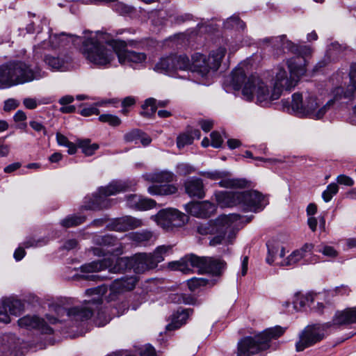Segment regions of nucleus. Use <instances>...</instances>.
I'll return each mask as SVG.
<instances>
[{"mask_svg": "<svg viewBox=\"0 0 356 356\" xmlns=\"http://www.w3.org/2000/svg\"><path fill=\"white\" fill-rule=\"evenodd\" d=\"M302 57L296 56L287 61L290 75L282 67H278L275 74L273 88L269 86L259 76H248L241 65L236 67L229 77L230 84L235 90H242L243 98L247 101H254L261 106H268L273 101L278 99L284 90H291L298 83L299 78L305 72Z\"/></svg>", "mask_w": 356, "mask_h": 356, "instance_id": "f257e3e1", "label": "nucleus"}, {"mask_svg": "<svg viewBox=\"0 0 356 356\" xmlns=\"http://www.w3.org/2000/svg\"><path fill=\"white\" fill-rule=\"evenodd\" d=\"M106 291L107 286L106 285L87 289L86 294L94 296V297L85 300L83 305L81 306L72 307L69 309L59 307L58 309V316L61 317L62 314H60L65 313L70 321L78 324L90 319L94 315L95 311H97L96 324L99 327L104 326L111 319V317L107 314V309L102 307V296Z\"/></svg>", "mask_w": 356, "mask_h": 356, "instance_id": "f03ea898", "label": "nucleus"}, {"mask_svg": "<svg viewBox=\"0 0 356 356\" xmlns=\"http://www.w3.org/2000/svg\"><path fill=\"white\" fill-rule=\"evenodd\" d=\"M250 218L232 213L221 215L213 221L200 225L197 232L201 235H212L209 245L216 246L220 244L232 243L234 231L239 229L243 222H250Z\"/></svg>", "mask_w": 356, "mask_h": 356, "instance_id": "7ed1b4c3", "label": "nucleus"}, {"mask_svg": "<svg viewBox=\"0 0 356 356\" xmlns=\"http://www.w3.org/2000/svg\"><path fill=\"white\" fill-rule=\"evenodd\" d=\"M351 323H356V307L336 312L331 322L306 327L299 335V340L296 343V350L297 352L303 351L305 348L321 341L327 335V330L332 327Z\"/></svg>", "mask_w": 356, "mask_h": 356, "instance_id": "20e7f679", "label": "nucleus"}, {"mask_svg": "<svg viewBox=\"0 0 356 356\" xmlns=\"http://www.w3.org/2000/svg\"><path fill=\"white\" fill-rule=\"evenodd\" d=\"M44 76L46 72L39 67H32L21 60L8 62L0 65V89L22 85Z\"/></svg>", "mask_w": 356, "mask_h": 356, "instance_id": "39448f33", "label": "nucleus"}, {"mask_svg": "<svg viewBox=\"0 0 356 356\" xmlns=\"http://www.w3.org/2000/svg\"><path fill=\"white\" fill-rule=\"evenodd\" d=\"M106 33L92 34L83 41L82 52L91 63L98 66H106L111 63L116 56L112 42L118 40H108Z\"/></svg>", "mask_w": 356, "mask_h": 356, "instance_id": "423d86ee", "label": "nucleus"}, {"mask_svg": "<svg viewBox=\"0 0 356 356\" xmlns=\"http://www.w3.org/2000/svg\"><path fill=\"white\" fill-rule=\"evenodd\" d=\"M286 328L280 325L269 327L254 337H245L238 342L237 356H252L267 350L272 339H276L285 332Z\"/></svg>", "mask_w": 356, "mask_h": 356, "instance_id": "0eeeda50", "label": "nucleus"}, {"mask_svg": "<svg viewBox=\"0 0 356 356\" xmlns=\"http://www.w3.org/2000/svg\"><path fill=\"white\" fill-rule=\"evenodd\" d=\"M226 51L225 47H220L211 51L208 58L198 52L193 54L191 60V72L197 73L202 77H205L211 72L217 71Z\"/></svg>", "mask_w": 356, "mask_h": 356, "instance_id": "6e6552de", "label": "nucleus"}, {"mask_svg": "<svg viewBox=\"0 0 356 356\" xmlns=\"http://www.w3.org/2000/svg\"><path fill=\"white\" fill-rule=\"evenodd\" d=\"M136 185V183L129 180H113L105 187H100L98 193L94 195V200L90 204L86 206L87 209H102L107 208L110 204L106 197L115 195L120 192L126 191Z\"/></svg>", "mask_w": 356, "mask_h": 356, "instance_id": "1a4fd4ad", "label": "nucleus"}, {"mask_svg": "<svg viewBox=\"0 0 356 356\" xmlns=\"http://www.w3.org/2000/svg\"><path fill=\"white\" fill-rule=\"evenodd\" d=\"M304 100L305 101V105L303 107H298L296 104V115L308 117L314 120L322 118L334 102V99H330L325 105L320 107V100L315 95L309 92H305Z\"/></svg>", "mask_w": 356, "mask_h": 356, "instance_id": "9d476101", "label": "nucleus"}, {"mask_svg": "<svg viewBox=\"0 0 356 356\" xmlns=\"http://www.w3.org/2000/svg\"><path fill=\"white\" fill-rule=\"evenodd\" d=\"M129 266L130 259L128 257H108L83 265L81 270L83 273H93L108 269L109 273H118L124 270Z\"/></svg>", "mask_w": 356, "mask_h": 356, "instance_id": "9b49d317", "label": "nucleus"}, {"mask_svg": "<svg viewBox=\"0 0 356 356\" xmlns=\"http://www.w3.org/2000/svg\"><path fill=\"white\" fill-rule=\"evenodd\" d=\"M152 218H154L158 225L165 230H170L173 227H181L188 220L187 215L173 208L161 209Z\"/></svg>", "mask_w": 356, "mask_h": 356, "instance_id": "f8f14e48", "label": "nucleus"}, {"mask_svg": "<svg viewBox=\"0 0 356 356\" xmlns=\"http://www.w3.org/2000/svg\"><path fill=\"white\" fill-rule=\"evenodd\" d=\"M92 242L99 246L92 249L93 254L96 256L101 257L107 254L118 256L123 253V245L112 235H95Z\"/></svg>", "mask_w": 356, "mask_h": 356, "instance_id": "ddd939ff", "label": "nucleus"}, {"mask_svg": "<svg viewBox=\"0 0 356 356\" xmlns=\"http://www.w3.org/2000/svg\"><path fill=\"white\" fill-rule=\"evenodd\" d=\"M60 320L50 314L46 315V321L35 316H26L18 320V325L21 327L28 330L38 329L44 334H51L53 329L49 324H56Z\"/></svg>", "mask_w": 356, "mask_h": 356, "instance_id": "4468645a", "label": "nucleus"}, {"mask_svg": "<svg viewBox=\"0 0 356 356\" xmlns=\"http://www.w3.org/2000/svg\"><path fill=\"white\" fill-rule=\"evenodd\" d=\"M111 45L116 51L119 63L122 65L142 64L146 60L147 56L145 53L125 49L126 43L124 41H113Z\"/></svg>", "mask_w": 356, "mask_h": 356, "instance_id": "2eb2a0df", "label": "nucleus"}, {"mask_svg": "<svg viewBox=\"0 0 356 356\" xmlns=\"http://www.w3.org/2000/svg\"><path fill=\"white\" fill-rule=\"evenodd\" d=\"M211 180H218V186L222 188H243L248 186V181L243 178H229L228 172L218 170L202 171L199 173Z\"/></svg>", "mask_w": 356, "mask_h": 356, "instance_id": "dca6fc26", "label": "nucleus"}, {"mask_svg": "<svg viewBox=\"0 0 356 356\" xmlns=\"http://www.w3.org/2000/svg\"><path fill=\"white\" fill-rule=\"evenodd\" d=\"M239 206L245 211H254L262 210L267 204L264 197L255 191H245L238 193Z\"/></svg>", "mask_w": 356, "mask_h": 356, "instance_id": "f3484780", "label": "nucleus"}, {"mask_svg": "<svg viewBox=\"0 0 356 356\" xmlns=\"http://www.w3.org/2000/svg\"><path fill=\"white\" fill-rule=\"evenodd\" d=\"M23 309V304L19 300L11 298L0 300V323L10 322V315L18 316Z\"/></svg>", "mask_w": 356, "mask_h": 356, "instance_id": "a211bd4d", "label": "nucleus"}, {"mask_svg": "<svg viewBox=\"0 0 356 356\" xmlns=\"http://www.w3.org/2000/svg\"><path fill=\"white\" fill-rule=\"evenodd\" d=\"M130 266L135 273H143L147 270L156 268L157 264L151 254L140 253L130 259Z\"/></svg>", "mask_w": 356, "mask_h": 356, "instance_id": "6ab92c4d", "label": "nucleus"}, {"mask_svg": "<svg viewBox=\"0 0 356 356\" xmlns=\"http://www.w3.org/2000/svg\"><path fill=\"white\" fill-rule=\"evenodd\" d=\"M199 259H201L198 269L200 273L219 275L226 266V263L220 259L209 257H199Z\"/></svg>", "mask_w": 356, "mask_h": 356, "instance_id": "aec40b11", "label": "nucleus"}, {"mask_svg": "<svg viewBox=\"0 0 356 356\" xmlns=\"http://www.w3.org/2000/svg\"><path fill=\"white\" fill-rule=\"evenodd\" d=\"M143 225V221L141 219L127 216L115 219L108 225V227L109 229L116 232H126L140 227Z\"/></svg>", "mask_w": 356, "mask_h": 356, "instance_id": "412c9836", "label": "nucleus"}, {"mask_svg": "<svg viewBox=\"0 0 356 356\" xmlns=\"http://www.w3.org/2000/svg\"><path fill=\"white\" fill-rule=\"evenodd\" d=\"M138 282V278L134 276H125L115 280L110 285L111 296H117L126 291L133 290Z\"/></svg>", "mask_w": 356, "mask_h": 356, "instance_id": "4be33fe9", "label": "nucleus"}, {"mask_svg": "<svg viewBox=\"0 0 356 356\" xmlns=\"http://www.w3.org/2000/svg\"><path fill=\"white\" fill-rule=\"evenodd\" d=\"M199 257L194 254H189L184 256L179 261H172L170 264L171 268L179 270L184 273H188L193 268L199 269Z\"/></svg>", "mask_w": 356, "mask_h": 356, "instance_id": "5701e85b", "label": "nucleus"}, {"mask_svg": "<svg viewBox=\"0 0 356 356\" xmlns=\"http://www.w3.org/2000/svg\"><path fill=\"white\" fill-rule=\"evenodd\" d=\"M46 65L54 71L65 72L72 68V58L69 56H46Z\"/></svg>", "mask_w": 356, "mask_h": 356, "instance_id": "b1692460", "label": "nucleus"}, {"mask_svg": "<svg viewBox=\"0 0 356 356\" xmlns=\"http://www.w3.org/2000/svg\"><path fill=\"white\" fill-rule=\"evenodd\" d=\"M188 207L191 215L202 218L210 217L216 209V205L209 201L197 202Z\"/></svg>", "mask_w": 356, "mask_h": 356, "instance_id": "393cba45", "label": "nucleus"}, {"mask_svg": "<svg viewBox=\"0 0 356 356\" xmlns=\"http://www.w3.org/2000/svg\"><path fill=\"white\" fill-rule=\"evenodd\" d=\"M184 188L186 194L191 197L202 199L205 196V191L203 181L201 179L193 177L184 182Z\"/></svg>", "mask_w": 356, "mask_h": 356, "instance_id": "a878e982", "label": "nucleus"}, {"mask_svg": "<svg viewBox=\"0 0 356 356\" xmlns=\"http://www.w3.org/2000/svg\"><path fill=\"white\" fill-rule=\"evenodd\" d=\"M314 249V245L305 244L302 248L294 250L289 257L284 259L279 264L282 266H291L296 264L302 259L306 258V253L310 252Z\"/></svg>", "mask_w": 356, "mask_h": 356, "instance_id": "bb28decb", "label": "nucleus"}, {"mask_svg": "<svg viewBox=\"0 0 356 356\" xmlns=\"http://www.w3.org/2000/svg\"><path fill=\"white\" fill-rule=\"evenodd\" d=\"M142 177L147 181L161 184L170 183L176 178V175L172 172L166 170L145 173Z\"/></svg>", "mask_w": 356, "mask_h": 356, "instance_id": "cd10ccee", "label": "nucleus"}, {"mask_svg": "<svg viewBox=\"0 0 356 356\" xmlns=\"http://www.w3.org/2000/svg\"><path fill=\"white\" fill-rule=\"evenodd\" d=\"M238 192L218 191L215 193L216 200L221 207H231L239 205Z\"/></svg>", "mask_w": 356, "mask_h": 356, "instance_id": "c85d7f7f", "label": "nucleus"}, {"mask_svg": "<svg viewBox=\"0 0 356 356\" xmlns=\"http://www.w3.org/2000/svg\"><path fill=\"white\" fill-rule=\"evenodd\" d=\"M305 92H296L292 95L291 101L282 100V107L284 111L289 113H292L296 115V104L298 107H303L305 105Z\"/></svg>", "mask_w": 356, "mask_h": 356, "instance_id": "c756f323", "label": "nucleus"}, {"mask_svg": "<svg viewBox=\"0 0 356 356\" xmlns=\"http://www.w3.org/2000/svg\"><path fill=\"white\" fill-rule=\"evenodd\" d=\"M154 70L161 74L175 76L173 54L161 57L155 64Z\"/></svg>", "mask_w": 356, "mask_h": 356, "instance_id": "7c9ffc66", "label": "nucleus"}, {"mask_svg": "<svg viewBox=\"0 0 356 356\" xmlns=\"http://www.w3.org/2000/svg\"><path fill=\"white\" fill-rule=\"evenodd\" d=\"M124 140L127 143H134L135 144L140 141L144 146L149 145L152 142L151 138L147 134L138 129L127 132L124 135Z\"/></svg>", "mask_w": 356, "mask_h": 356, "instance_id": "2f4dec72", "label": "nucleus"}, {"mask_svg": "<svg viewBox=\"0 0 356 356\" xmlns=\"http://www.w3.org/2000/svg\"><path fill=\"white\" fill-rule=\"evenodd\" d=\"M264 42L271 43L274 46L281 47L285 50L287 49L289 51L296 53L298 51V47L291 41L288 40L285 35H282L277 37L266 38L263 39Z\"/></svg>", "mask_w": 356, "mask_h": 356, "instance_id": "473e14b6", "label": "nucleus"}, {"mask_svg": "<svg viewBox=\"0 0 356 356\" xmlns=\"http://www.w3.org/2000/svg\"><path fill=\"white\" fill-rule=\"evenodd\" d=\"M192 310L189 309H182L181 312L177 311V314L173 315L171 323L166 326L168 330H172L180 327L185 324Z\"/></svg>", "mask_w": 356, "mask_h": 356, "instance_id": "72a5a7b5", "label": "nucleus"}, {"mask_svg": "<svg viewBox=\"0 0 356 356\" xmlns=\"http://www.w3.org/2000/svg\"><path fill=\"white\" fill-rule=\"evenodd\" d=\"M178 188L175 184L152 185L148 187L147 191L152 195H170L175 194Z\"/></svg>", "mask_w": 356, "mask_h": 356, "instance_id": "f704fd0d", "label": "nucleus"}, {"mask_svg": "<svg viewBox=\"0 0 356 356\" xmlns=\"http://www.w3.org/2000/svg\"><path fill=\"white\" fill-rule=\"evenodd\" d=\"M29 17L31 18L30 23L26 27L28 33H33L37 31L40 33L42 29V25H47V19L45 17L37 16L34 13H29Z\"/></svg>", "mask_w": 356, "mask_h": 356, "instance_id": "c9c22d12", "label": "nucleus"}, {"mask_svg": "<svg viewBox=\"0 0 356 356\" xmlns=\"http://www.w3.org/2000/svg\"><path fill=\"white\" fill-rule=\"evenodd\" d=\"M173 63L175 76L179 71L191 72V60L186 55L173 54Z\"/></svg>", "mask_w": 356, "mask_h": 356, "instance_id": "e433bc0d", "label": "nucleus"}, {"mask_svg": "<svg viewBox=\"0 0 356 356\" xmlns=\"http://www.w3.org/2000/svg\"><path fill=\"white\" fill-rule=\"evenodd\" d=\"M314 301V296L312 293L302 294L298 292L295 294L293 305L296 311H300L309 302Z\"/></svg>", "mask_w": 356, "mask_h": 356, "instance_id": "4c0bfd02", "label": "nucleus"}, {"mask_svg": "<svg viewBox=\"0 0 356 356\" xmlns=\"http://www.w3.org/2000/svg\"><path fill=\"white\" fill-rule=\"evenodd\" d=\"M223 24L227 29H235L236 31H243L246 26L245 22L236 15H233L227 18Z\"/></svg>", "mask_w": 356, "mask_h": 356, "instance_id": "58836bf2", "label": "nucleus"}, {"mask_svg": "<svg viewBox=\"0 0 356 356\" xmlns=\"http://www.w3.org/2000/svg\"><path fill=\"white\" fill-rule=\"evenodd\" d=\"M156 99L152 97L147 99L142 105L143 111L140 113V115L145 118L152 117L156 111Z\"/></svg>", "mask_w": 356, "mask_h": 356, "instance_id": "ea45409f", "label": "nucleus"}, {"mask_svg": "<svg viewBox=\"0 0 356 356\" xmlns=\"http://www.w3.org/2000/svg\"><path fill=\"white\" fill-rule=\"evenodd\" d=\"M131 238L133 241L138 243L146 245L147 243L153 241L154 236L152 232L143 230L134 233Z\"/></svg>", "mask_w": 356, "mask_h": 356, "instance_id": "a19ab883", "label": "nucleus"}, {"mask_svg": "<svg viewBox=\"0 0 356 356\" xmlns=\"http://www.w3.org/2000/svg\"><path fill=\"white\" fill-rule=\"evenodd\" d=\"M78 147L82 149V152L86 156L92 155L99 148V145L97 143H91L90 140L84 139L79 140Z\"/></svg>", "mask_w": 356, "mask_h": 356, "instance_id": "79ce46f5", "label": "nucleus"}, {"mask_svg": "<svg viewBox=\"0 0 356 356\" xmlns=\"http://www.w3.org/2000/svg\"><path fill=\"white\" fill-rule=\"evenodd\" d=\"M86 218L82 216L70 215L60 221V225L66 228L82 224Z\"/></svg>", "mask_w": 356, "mask_h": 356, "instance_id": "37998d69", "label": "nucleus"}, {"mask_svg": "<svg viewBox=\"0 0 356 356\" xmlns=\"http://www.w3.org/2000/svg\"><path fill=\"white\" fill-rule=\"evenodd\" d=\"M170 299L175 303H184L186 305H194L196 301L195 298L193 296L184 293L172 294L170 296Z\"/></svg>", "mask_w": 356, "mask_h": 356, "instance_id": "c03bdc74", "label": "nucleus"}, {"mask_svg": "<svg viewBox=\"0 0 356 356\" xmlns=\"http://www.w3.org/2000/svg\"><path fill=\"white\" fill-rule=\"evenodd\" d=\"M56 141L58 143V144L60 146H64V147H67V152L70 154H74L76 153V145H74L73 143L70 142L68 138L60 134V133H57L56 134Z\"/></svg>", "mask_w": 356, "mask_h": 356, "instance_id": "a18cd8bd", "label": "nucleus"}, {"mask_svg": "<svg viewBox=\"0 0 356 356\" xmlns=\"http://www.w3.org/2000/svg\"><path fill=\"white\" fill-rule=\"evenodd\" d=\"M349 76L350 83L348 87L347 91L344 94L346 97H351L354 91L356 90V63L351 65Z\"/></svg>", "mask_w": 356, "mask_h": 356, "instance_id": "49530a36", "label": "nucleus"}, {"mask_svg": "<svg viewBox=\"0 0 356 356\" xmlns=\"http://www.w3.org/2000/svg\"><path fill=\"white\" fill-rule=\"evenodd\" d=\"M175 170L178 175L179 176H187L195 171V168L188 163H179L175 166Z\"/></svg>", "mask_w": 356, "mask_h": 356, "instance_id": "de8ad7c7", "label": "nucleus"}, {"mask_svg": "<svg viewBox=\"0 0 356 356\" xmlns=\"http://www.w3.org/2000/svg\"><path fill=\"white\" fill-rule=\"evenodd\" d=\"M208 280L204 278L193 277L187 281V285L191 291H195L207 286Z\"/></svg>", "mask_w": 356, "mask_h": 356, "instance_id": "09e8293b", "label": "nucleus"}, {"mask_svg": "<svg viewBox=\"0 0 356 356\" xmlns=\"http://www.w3.org/2000/svg\"><path fill=\"white\" fill-rule=\"evenodd\" d=\"M171 249V245H160L155 249L154 253L151 255L154 257V260L156 261V264L164 260L163 254L167 253Z\"/></svg>", "mask_w": 356, "mask_h": 356, "instance_id": "8fccbe9b", "label": "nucleus"}, {"mask_svg": "<svg viewBox=\"0 0 356 356\" xmlns=\"http://www.w3.org/2000/svg\"><path fill=\"white\" fill-rule=\"evenodd\" d=\"M339 187L337 184L331 183L327 186L325 191L322 193V197L325 202L331 200L332 197L337 193Z\"/></svg>", "mask_w": 356, "mask_h": 356, "instance_id": "3c124183", "label": "nucleus"}, {"mask_svg": "<svg viewBox=\"0 0 356 356\" xmlns=\"http://www.w3.org/2000/svg\"><path fill=\"white\" fill-rule=\"evenodd\" d=\"M193 141V137L188 131L181 134L177 138V147L181 149L186 145H191Z\"/></svg>", "mask_w": 356, "mask_h": 356, "instance_id": "603ef678", "label": "nucleus"}, {"mask_svg": "<svg viewBox=\"0 0 356 356\" xmlns=\"http://www.w3.org/2000/svg\"><path fill=\"white\" fill-rule=\"evenodd\" d=\"M99 120L102 122H106L113 127L118 126L121 124V120L118 116L111 114L100 115Z\"/></svg>", "mask_w": 356, "mask_h": 356, "instance_id": "864d4df0", "label": "nucleus"}, {"mask_svg": "<svg viewBox=\"0 0 356 356\" xmlns=\"http://www.w3.org/2000/svg\"><path fill=\"white\" fill-rule=\"evenodd\" d=\"M315 250L330 258H334L338 254L337 250L333 247L329 245L318 246Z\"/></svg>", "mask_w": 356, "mask_h": 356, "instance_id": "5fc2aeb1", "label": "nucleus"}, {"mask_svg": "<svg viewBox=\"0 0 356 356\" xmlns=\"http://www.w3.org/2000/svg\"><path fill=\"white\" fill-rule=\"evenodd\" d=\"M139 202L138 210H148L156 206V202L152 199L142 197L140 196Z\"/></svg>", "mask_w": 356, "mask_h": 356, "instance_id": "6e6d98bb", "label": "nucleus"}, {"mask_svg": "<svg viewBox=\"0 0 356 356\" xmlns=\"http://www.w3.org/2000/svg\"><path fill=\"white\" fill-rule=\"evenodd\" d=\"M114 10L119 14L124 15L131 13L134 11V8L122 2L118 1L114 5Z\"/></svg>", "mask_w": 356, "mask_h": 356, "instance_id": "4d7b16f0", "label": "nucleus"}, {"mask_svg": "<svg viewBox=\"0 0 356 356\" xmlns=\"http://www.w3.org/2000/svg\"><path fill=\"white\" fill-rule=\"evenodd\" d=\"M29 126L32 128L33 130H34L37 134L47 136V130L44 125L38 121L36 120H31L29 122Z\"/></svg>", "mask_w": 356, "mask_h": 356, "instance_id": "13d9d810", "label": "nucleus"}, {"mask_svg": "<svg viewBox=\"0 0 356 356\" xmlns=\"http://www.w3.org/2000/svg\"><path fill=\"white\" fill-rule=\"evenodd\" d=\"M268 248V256L266 257V262L269 264H272L275 261V255L278 252V247L274 244L268 242L266 243Z\"/></svg>", "mask_w": 356, "mask_h": 356, "instance_id": "bf43d9fd", "label": "nucleus"}, {"mask_svg": "<svg viewBox=\"0 0 356 356\" xmlns=\"http://www.w3.org/2000/svg\"><path fill=\"white\" fill-rule=\"evenodd\" d=\"M139 201L140 196L136 194H131L126 196L127 206L130 208L138 209V202H140Z\"/></svg>", "mask_w": 356, "mask_h": 356, "instance_id": "052dcab7", "label": "nucleus"}, {"mask_svg": "<svg viewBox=\"0 0 356 356\" xmlns=\"http://www.w3.org/2000/svg\"><path fill=\"white\" fill-rule=\"evenodd\" d=\"M138 353L140 356H156V353L154 348L150 344H146L140 348Z\"/></svg>", "mask_w": 356, "mask_h": 356, "instance_id": "680f3d73", "label": "nucleus"}, {"mask_svg": "<svg viewBox=\"0 0 356 356\" xmlns=\"http://www.w3.org/2000/svg\"><path fill=\"white\" fill-rule=\"evenodd\" d=\"M19 106V102L13 98L8 99L4 102L3 111L8 112L15 110Z\"/></svg>", "mask_w": 356, "mask_h": 356, "instance_id": "e2e57ef3", "label": "nucleus"}, {"mask_svg": "<svg viewBox=\"0 0 356 356\" xmlns=\"http://www.w3.org/2000/svg\"><path fill=\"white\" fill-rule=\"evenodd\" d=\"M211 145L215 148H218L222 143V138L220 134L217 131H213L211 134Z\"/></svg>", "mask_w": 356, "mask_h": 356, "instance_id": "0e129e2a", "label": "nucleus"}, {"mask_svg": "<svg viewBox=\"0 0 356 356\" xmlns=\"http://www.w3.org/2000/svg\"><path fill=\"white\" fill-rule=\"evenodd\" d=\"M65 34L64 33H60V35H54V36H49V43L50 46L52 48H57L60 45H63V40H61V37L65 36Z\"/></svg>", "mask_w": 356, "mask_h": 356, "instance_id": "69168bd1", "label": "nucleus"}, {"mask_svg": "<svg viewBox=\"0 0 356 356\" xmlns=\"http://www.w3.org/2000/svg\"><path fill=\"white\" fill-rule=\"evenodd\" d=\"M337 183L339 184L351 186L354 184L353 179L345 175H340L337 178Z\"/></svg>", "mask_w": 356, "mask_h": 356, "instance_id": "338daca9", "label": "nucleus"}, {"mask_svg": "<svg viewBox=\"0 0 356 356\" xmlns=\"http://www.w3.org/2000/svg\"><path fill=\"white\" fill-rule=\"evenodd\" d=\"M99 109L95 106H89V107L84 108L80 112V114L81 115L86 116V117L90 116L92 115H99Z\"/></svg>", "mask_w": 356, "mask_h": 356, "instance_id": "774afa93", "label": "nucleus"}]
</instances>
